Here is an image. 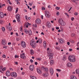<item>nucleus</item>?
<instances>
[{"mask_svg":"<svg viewBox=\"0 0 79 79\" xmlns=\"http://www.w3.org/2000/svg\"><path fill=\"white\" fill-rule=\"evenodd\" d=\"M69 60L70 62H76V57L75 56H69Z\"/></svg>","mask_w":79,"mask_h":79,"instance_id":"f257e3e1","label":"nucleus"},{"mask_svg":"<svg viewBox=\"0 0 79 79\" xmlns=\"http://www.w3.org/2000/svg\"><path fill=\"white\" fill-rule=\"evenodd\" d=\"M36 44V43H35V42L34 41V40H32L30 42V44L31 46H32V47L34 48L35 47V44Z\"/></svg>","mask_w":79,"mask_h":79,"instance_id":"f03ea898","label":"nucleus"},{"mask_svg":"<svg viewBox=\"0 0 79 79\" xmlns=\"http://www.w3.org/2000/svg\"><path fill=\"white\" fill-rule=\"evenodd\" d=\"M45 15L47 18L50 17V14L48 11H45Z\"/></svg>","mask_w":79,"mask_h":79,"instance_id":"7ed1b4c3","label":"nucleus"},{"mask_svg":"<svg viewBox=\"0 0 79 79\" xmlns=\"http://www.w3.org/2000/svg\"><path fill=\"white\" fill-rule=\"evenodd\" d=\"M10 76L13 77H17V73L15 72H13L11 73Z\"/></svg>","mask_w":79,"mask_h":79,"instance_id":"20e7f679","label":"nucleus"},{"mask_svg":"<svg viewBox=\"0 0 79 79\" xmlns=\"http://www.w3.org/2000/svg\"><path fill=\"white\" fill-rule=\"evenodd\" d=\"M6 28L7 29H9L10 31H11V30H12V27H11V24L10 23H9V25L6 26Z\"/></svg>","mask_w":79,"mask_h":79,"instance_id":"39448f33","label":"nucleus"},{"mask_svg":"<svg viewBox=\"0 0 79 79\" xmlns=\"http://www.w3.org/2000/svg\"><path fill=\"white\" fill-rule=\"evenodd\" d=\"M35 23L36 24H40L41 23V20L40 19H37L35 20Z\"/></svg>","mask_w":79,"mask_h":79,"instance_id":"423d86ee","label":"nucleus"},{"mask_svg":"<svg viewBox=\"0 0 79 79\" xmlns=\"http://www.w3.org/2000/svg\"><path fill=\"white\" fill-rule=\"evenodd\" d=\"M65 42V41H64V39L62 38L60 39L59 40V44H64Z\"/></svg>","mask_w":79,"mask_h":79,"instance_id":"0eeeda50","label":"nucleus"},{"mask_svg":"<svg viewBox=\"0 0 79 79\" xmlns=\"http://www.w3.org/2000/svg\"><path fill=\"white\" fill-rule=\"evenodd\" d=\"M21 46L23 48H24V47H26V43H25V42L23 41H22L21 42Z\"/></svg>","mask_w":79,"mask_h":79,"instance_id":"6e6552de","label":"nucleus"},{"mask_svg":"<svg viewBox=\"0 0 79 79\" xmlns=\"http://www.w3.org/2000/svg\"><path fill=\"white\" fill-rule=\"evenodd\" d=\"M49 72L51 75L53 76V73H54V72L53 71V68H50L49 69Z\"/></svg>","mask_w":79,"mask_h":79,"instance_id":"1a4fd4ad","label":"nucleus"},{"mask_svg":"<svg viewBox=\"0 0 79 79\" xmlns=\"http://www.w3.org/2000/svg\"><path fill=\"white\" fill-rule=\"evenodd\" d=\"M58 22L59 24H62V25H63L62 23H63V19H59Z\"/></svg>","mask_w":79,"mask_h":79,"instance_id":"9d476101","label":"nucleus"},{"mask_svg":"<svg viewBox=\"0 0 79 79\" xmlns=\"http://www.w3.org/2000/svg\"><path fill=\"white\" fill-rule=\"evenodd\" d=\"M58 22L59 24H62V25H63L62 23H63V19H59Z\"/></svg>","mask_w":79,"mask_h":79,"instance_id":"9b49d317","label":"nucleus"},{"mask_svg":"<svg viewBox=\"0 0 79 79\" xmlns=\"http://www.w3.org/2000/svg\"><path fill=\"white\" fill-rule=\"evenodd\" d=\"M47 26L48 27H51V24L49 22H48L47 23Z\"/></svg>","mask_w":79,"mask_h":79,"instance_id":"f8f14e48","label":"nucleus"},{"mask_svg":"<svg viewBox=\"0 0 79 79\" xmlns=\"http://www.w3.org/2000/svg\"><path fill=\"white\" fill-rule=\"evenodd\" d=\"M6 44V41L5 40H2V44L3 45H5Z\"/></svg>","mask_w":79,"mask_h":79,"instance_id":"ddd939ff","label":"nucleus"},{"mask_svg":"<svg viewBox=\"0 0 79 79\" xmlns=\"http://www.w3.org/2000/svg\"><path fill=\"white\" fill-rule=\"evenodd\" d=\"M7 10L9 11H11L12 10V7L11 6H8L7 7Z\"/></svg>","mask_w":79,"mask_h":79,"instance_id":"4468645a","label":"nucleus"},{"mask_svg":"<svg viewBox=\"0 0 79 79\" xmlns=\"http://www.w3.org/2000/svg\"><path fill=\"white\" fill-rule=\"evenodd\" d=\"M29 69L30 70H31V71H32L34 69V65H30V67H29Z\"/></svg>","mask_w":79,"mask_h":79,"instance_id":"2eb2a0df","label":"nucleus"},{"mask_svg":"<svg viewBox=\"0 0 79 79\" xmlns=\"http://www.w3.org/2000/svg\"><path fill=\"white\" fill-rule=\"evenodd\" d=\"M43 76L44 77H48V73H43Z\"/></svg>","mask_w":79,"mask_h":79,"instance_id":"dca6fc26","label":"nucleus"},{"mask_svg":"<svg viewBox=\"0 0 79 79\" xmlns=\"http://www.w3.org/2000/svg\"><path fill=\"white\" fill-rule=\"evenodd\" d=\"M6 76L8 77L10 76V72L9 71V70H8L6 73Z\"/></svg>","mask_w":79,"mask_h":79,"instance_id":"f3484780","label":"nucleus"},{"mask_svg":"<svg viewBox=\"0 0 79 79\" xmlns=\"http://www.w3.org/2000/svg\"><path fill=\"white\" fill-rule=\"evenodd\" d=\"M20 57L23 58V59H25V58H26V56H24L22 55V54H21L20 55Z\"/></svg>","mask_w":79,"mask_h":79,"instance_id":"a211bd4d","label":"nucleus"},{"mask_svg":"<svg viewBox=\"0 0 79 79\" xmlns=\"http://www.w3.org/2000/svg\"><path fill=\"white\" fill-rule=\"evenodd\" d=\"M47 44V42L46 41H44L43 42V46L45 48L46 47Z\"/></svg>","mask_w":79,"mask_h":79,"instance_id":"6ab92c4d","label":"nucleus"},{"mask_svg":"<svg viewBox=\"0 0 79 79\" xmlns=\"http://www.w3.org/2000/svg\"><path fill=\"white\" fill-rule=\"evenodd\" d=\"M37 72L39 74H42V72L41 71V70L40 69H37Z\"/></svg>","mask_w":79,"mask_h":79,"instance_id":"aec40b11","label":"nucleus"},{"mask_svg":"<svg viewBox=\"0 0 79 79\" xmlns=\"http://www.w3.org/2000/svg\"><path fill=\"white\" fill-rule=\"evenodd\" d=\"M15 18H16V19H17L18 18H20L21 16H20V15L19 14H17L15 15Z\"/></svg>","mask_w":79,"mask_h":79,"instance_id":"412c9836","label":"nucleus"},{"mask_svg":"<svg viewBox=\"0 0 79 79\" xmlns=\"http://www.w3.org/2000/svg\"><path fill=\"white\" fill-rule=\"evenodd\" d=\"M67 65L68 66V67H72V64L71 63H69L67 64Z\"/></svg>","mask_w":79,"mask_h":79,"instance_id":"4be33fe9","label":"nucleus"},{"mask_svg":"<svg viewBox=\"0 0 79 79\" xmlns=\"http://www.w3.org/2000/svg\"><path fill=\"white\" fill-rule=\"evenodd\" d=\"M50 63L51 64V65H52V64H54V60H51L50 61Z\"/></svg>","mask_w":79,"mask_h":79,"instance_id":"5701e85b","label":"nucleus"},{"mask_svg":"<svg viewBox=\"0 0 79 79\" xmlns=\"http://www.w3.org/2000/svg\"><path fill=\"white\" fill-rule=\"evenodd\" d=\"M71 79H77V78L76 77H75V76L74 75H72L71 76Z\"/></svg>","mask_w":79,"mask_h":79,"instance_id":"b1692460","label":"nucleus"},{"mask_svg":"<svg viewBox=\"0 0 79 79\" xmlns=\"http://www.w3.org/2000/svg\"><path fill=\"white\" fill-rule=\"evenodd\" d=\"M53 55V53L52 52L49 53L48 54V56H52Z\"/></svg>","mask_w":79,"mask_h":79,"instance_id":"393cba45","label":"nucleus"},{"mask_svg":"<svg viewBox=\"0 0 79 79\" xmlns=\"http://www.w3.org/2000/svg\"><path fill=\"white\" fill-rule=\"evenodd\" d=\"M30 77L31 78V79H37V78H36V77L34 76H31Z\"/></svg>","mask_w":79,"mask_h":79,"instance_id":"a878e982","label":"nucleus"},{"mask_svg":"<svg viewBox=\"0 0 79 79\" xmlns=\"http://www.w3.org/2000/svg\"><path fill=\"white\" fill-rule=\"evenodd\" d=\"M5 21H4L1 20H0V24H4Z\"/></svg>","mask_w":79,"mask_h":79,"instance_id":"bb28decb","label":"nucleus"},{"mask_svg":"<svg viewBox=\"0 0 79 79\" xmlns=\"http://www.w3.org/2000/svg\"><path fill=\"white\" fill-rule=\"evenodd\" d=\"M28 33L29 34V35H32V31H31V30H29Z\"/></svg>","mask_w":79,"mask_h":79,"instance_id":"cd10ccee","label":"nucleus"},{"mask_svg":"<svg viewBox=\"0 0 79 79\" xmlns=\"http://www.w3.org/2000/svg\"><path fill=\"white\" fill-rule=\"evenodd\" d=\"M76 72L77 74H79V69H77L76 71Z\"/></svg>","mask_w":79,"mask_h":79,"instance_id":"c85d7f7f","label":"nucleus"},{"mask_svg":"<svg viewBox=\"0 0 79 79\" xmlns=\"http://www.w3.org/2000/svg\"><path fill=\"white\" fill-rule=\"evenodd\" d=\"M38 40H39V43L40 44H42V40L41 39H38Z\"/></svg>","mask_w":79,"mask_h":79,"instance_id":"c756f323","label":"nucleus"},{"mask_svg":"<svg viewBox=\"0 0 79 79\" xmlns=\"http://www.w3.org/2000/svg\"><path fill=\"white\" fill-rule=\"evenodd\" d=\"M2 69H3L2 66H1V67H0V71L1 73H3V72H2V71H1V70H2Z\"/></svg>","mask_w":79,"mask_h":79,"instance_id":"7c9ffc66","label":"nucleus"},{"mask_svg":"<svg viewBox=\"0 0 79 79\" xmlns=\"http://www.w3.org/2000/svg\"><path fill=\"white\" fill-rule=\"evenodd\" d=\"M3 6H5V4H3L2 5L1 4H0V8H2V7H3Z\"/></svg>","mask_w":79,"mask_h":79,"instance_id":"2f4dec72","label":"nucleus"},{"mask_svg":"<svg viewBox=\"0 0 79 79\" xmlns=\"http://www.w3.org/2000/svg\"><path fill=\"white\" fill-rule=\"evenodd\" d=\"M62 24H60L61 26H64L65 25V24H66V23H65V22H63V23H62Z\"/></svg>","mask_w":79,"mask_h":79,"instance_id":"473e14b6","label":"nucleus"},{"mask_svg":"<svg viewBox=\"0 0 79 79\" xmlns=\"http://www.w3.org/2000/svg\"><path fill=\"white\" fill-rule=\"evenodd\" d=\"M56 50H60V47H56Z\"/></svg>","mask_w":79,"mask_h":79,"instance_id":"72a5a7b5","label":"nucleus"},{"mask_svg":"<svg viewBox=\"0 0 79 79\" xmlns=\"http://www.w3.org/2000/svg\"><path fill=\"white\" fill-rule=\"evenodd\" d=\"M24 31H25V32H26V34H28V32H29V31H27V30L26 29H25L24 30Z\"/></svg>","mask_w":79,"mask_h":79,"instance_id":"f704fd0d","label":"nucleus"},{"mask_svg":"<svg viewBox=\"0 0 79 79\" xmlns=\"http://www.w3.org/2000/svg\"><path fill=\"white\" fill-rule=\"evenodd\" d=\"M3 17H4V15H3V14H2V15H0V18H3Z\"/></svg>","mask_w":79,"mask_h":79,"instance_id":"c9c22d12","label":"nucleus"},{"mask_svg":"<svg viewBox=\"0 0 79 79\" xmlns=\"http://www.w3.org/2000/svg\"><path fill=\"white\" fill-rule=\"evenodd\" d=\"M63 60H64V61H65V60H66V56H63Z\"/></svg>","mask_w":79,"mask_h":79,"instance_id":"e433bc0d","label":"nucleus"},{"mask_svg":"<svg viewBox=\"0 0 79 79\" xmlns=\"http://www.w3.org/2000/svg\"><path fill=\"white\" fill-rule=\"evenodd\" d=\"M2 30L3 31H5V29L4 27H2Z\"/></svg>","mask_w":79,"mask_h":79,"instance_id":"4c0bfd02","label":"nucleus"},{"mask_svg":"<svg viewBox=\"0 0 79 79\" xmlns=\"http://www.w3.org/2000/svg\"><path fill=\"white\" fill-rule=\"evenodd\" d=\"M20 18H19L17 19V21H18V22H19L20 21V20H21V19H20Z\"/></svg>","mask_w":79,"mask_h":79,"instance_id":"58836bf2","label":"nucleus"},{"mask_svg":"<svg viewBox=\"0 0 79 79\" xmlns=\"http://www.w3.org/2000/svg\"><path fill=\"white\" fill-rule=\"evenodd\" d=\"M18 8H16V10L15 11V13H18Z\"/></svg>","mask_w":79,"mask_h":79,"instance_id":"ea45409f","label":"nucleus"},{"mask_svg":"<svg viewBox=\"0 0 79 79\" xmlns=\"http://www.w3.org/2000/svg\"><path fill=\"white\" fill-rule=\"evenodd\" d=\"M5 69H6V68L4 67L3 69H2L1 71H5Z\"/></svg>","mask_w":79,"mask_h":79,"instance_id":"a19ab883","label":"nucleus"},{"mask_svg":"<svg viewBox=\"0 0 79 79\" xmlns=\"http://www.w3.org/2000/svg\"><path fill=\"white\" fill-rule=\"evenodd\" d=\"M44 69L46 71H48V68H44Z\"/></svg>","mask_w":79,"mask_h":79,"instance_id":"79ce46f5","label":"nucleus"},{"mask_svg":"<svg viewBox=\"0 0 79 79\" xmlns=\"http://www.w3.org/2000/svg\"><path fill=\"white\" fill-rule=\"evenodd\" d=\"M30 53L31 55H33V54H34V52L32 51H31L30 52Z\"/></svg>","mask_w":79,"mask_h":79,"instance_id":"37998d69","label":"nucleus"},{"mask_svg":"<svg viewBox=\"0 0 79 79\" xmlns=\"http://www.w3.org/2000/svg\"><path fill=\"white\" fill-rule=\"evenodd\" d=\"M36 60H39V61H40V60H41V59L40 58H36Z\"/></svg>","mask_w":79,"mask_h":79,"instance_id":"c03bdc74","label":"nucleus"},{"mask_svg":"<svg viewBox=\"0 0 79 79\" xmlns=\"http://www.w3.org/2000/svg\"><path fill=\"white\" fill-rule=\"evenodd\" d=\"M56 70H57V71L58 72H61V70L60 69H56Z\"/></svg>","mask_w":79,"mask_h":79,"instance_id":"a18cd8bd","label":"nucleus"},{"mask_svg":"<svg viewBox=\"0 0 79 79\" xmlns=\"http://www.w3.org/2000/svg\"><path fill=\"white\" fill-rule=\"evenodd\" d=\"M2 57L3 58H5L6 57V55L4 54L3 55H2Z\"/></svg>","mask_w":79,"mask_h":79,"instance_id":"49530a36","label":"nucleus"},{"mask_svg":"<svg viewBox=\"0 0 79 79\" xmlns=\"http://www.w3.org/2000/svg\"><path fill=\"white\" fill-rule=\"evenodd\" d=\"M42 10H45V8L44 7H42Z\"/></svg>","mask_w":79,"mask_h":79,"instance_id":"de8ad7c7","label":"nucleus"},{"mask_svg":"<svg viewBox=\"0 0 79 79\" xmlns=\"http://www.w3.org/2000/svg\"><path fill=\"white\" fill-rule=\"evenodd\" d=\"M27 18H28L27 16V15L25 16V18L27 20H28V19H27Z\"/></svg>","mask_w":79,"mask_h":79,"instance_id":"09e8293b","label":"nucleus"},{"mask_svg":"<svg viewBox=\"0 0 79 79\" xmlns=\"http://www.w3.org/2000/svg\"><path fill=\"white\" fill-rule=\"evenodd\" d=\"M49 59H52L53 58V57L52 56H49Z\"/></svg>","mask_w":79,"mask_h":79,"instance_id":"8fccbe9b","label":"nucleus"},{"mask_svg":"<svg viewBox=\"0 0 79 79\" xmlns=\"http://www.w3.org/2000/svg\"><path fill=\"white\" fill-rule=\"evenodd\" d=\"M56 10H60V7H56Z\"/></svg>","mask_w":79,"mask_h":79,"instance_id":"3c124183","label":"nucleus"},{"mask_svg":"<svg viewBox=\"0 0 79 79\" xmlns=\"http://www.w3.org/2000/svg\"><path fill=\"white\" fill-rule=\"evenodd\" d=\"M17 4H18V5L20 4V3H19V1H17Z\"/></svg>","mask_w":79,"mask_h":79,"instance_id":"603ef678","label":"nucleus"},{"mask_svg":"<svg viewBox=\"0 0 79 79\" xmlns=\"http://www.w3.org/2000/svg\"><path fill=\"white\" fill-rule=\"evenodd\" d=\"M3 48H6V49L7 48V46H3Z\"/></svg>","mask_w":79,"mask_h":79,"instance_id":"864d4df0","label":"nucleus"},{"mask_svg":"<svg viewBox=\"0 0 79 79\" xmlns=\"http://www.w3.org/2000/svg\"><path fill=\"white\" fill-rule=\"evenodd\" d=\"M3 14V12H0V16L1 15H2Z\"/></svg>","mask_w":79,"mask_h":79,"instance_id":"5fc2aeb1","label":"nucleus"},{"mask_svg":"<svg viewBox=\"0 0 79 79\" xmlns=\"http://www.w3.org/2000/svg\"><path fill=\"white\" fill-rule=\"evenodd\" d=\"M65 15H66L68 17H69V15H68V14L67 13H65Z\"/></svg>","mask_w":79,"mask_h":79,"instance_id":"6e6d98bb","label":"nucleus"},{"mask_svg":"<svg viewBox=\"0 0 79 79\" xmlns=\"http://www.w3.org/2000/svg\"><path fill=\"white\" fill-rule=\"evenodd\" d=\"M30 62H31V63H33L34 61H33L31 59L30 60Z\"/></svg>","mask_w":79,"mask_h":79,"instance_id":"4d7b16f0","label":"nucleus"},{"mask_svg":"<svg viewBox=\"0 0 79 79\" xmlns=\"http://www.w3.org/2000/svg\"><path fill=\"white\" fill-rule=\"evenodd\" d=\"M59 15V12H57L56 13V15L57 16H58Z\"/></svg>","mask_w":79,"mask_h":79,"instance_id":"13d9d810","label":"nucleus"},{"mask_svg":"<svg viewBox=\"0 0 79 79\" xmlns=\"http://www.w3.org/2000/svg\"><path fill=\"white\" fill-rule=\"evenodd\" d=\"M35 27H37V25L36 24H35L34 25Z\"/></svg>","mask_w":79,"mask_h":79,"instance_id":"bf43d9fd","label":"nucleus"},{"mask_svg":"<svg viewBox=\"0 0 79 79\" xmlns=\"http://www.w3.org/2000/svg\"><path fill=\"white\" fill-rule=\"evenodd\" d=\"M74 15H76V16H77V15L78 14H77V12H75L74 13Z\"/></svg>","mask_w":79,"mask_h":79,"instance_id":"052dcab7","label":"nucleus"},{"mask_svg":"<svg viewBox=\"0 0 79 79\" xmlns=\"http://www.w3.org/2000/svg\"><path fill=\"white\" fill-rule=\"evenodd\" d=\"M35 65H37V64H38V63H37V62H35Z\"/></svg>","mask_w":79,"mask_h":79,"instance_id":"680f3d73","label":"nucleus"},{"mask_svg":"<svg viewBox=\"0 0 79 79\" xmlns=\"http://www.w3.org/2000/svg\"><path fill=\"white\" fill-rule=\"evenodd\" d=\"M67 44L68 45H69V44H70V43L69 42H67Z\"/></svg>","mask_w":79,"mask_h":79,"instance_id":"e2e57ef3","label":"nucleus"},{"mask_svg":"<svg viewBox=\"0 0 79 79\" xmlns=\"http://www.w3.org/2000/svg\"><path fill=\"white\" fill-rule=\"evenodd\" d=\"M15 58H18V56H17V55H15Z\"/></svg>","mask_w":79,"mask_h":79,"instance_id":"0e129e2a","label":"nucleus"},{"mask_svg":"<svg viewBox=\"0 0 79 79\" xmlns=\"http://www.w3.org/2000/svg\"><path fill=\"white\" fill-rule=\"evenodd\" d=\"M16 40L17 41H19V39L18 38H17L16 39Z\"/></svg>","mask_w":79,"mask_h":79,"instance_id":"69168bd1","label":"nucleus"},{"mask_svg":"<svg viewBox=\"0 0 79 79\" xmlns=\"http://www.w3.org/2000/svg\"><path fill=\"white\" fill-rule=\"evenodd\" d=\"M11 42H9L8 43V45H11Z\"/></svg>","mask_w":79,"mask_h":79,"instance_id":"338daca9","label":"nucleus"},{"mask_svg":"<svg viewBox=\"0 0 79 79\" xmlns=\"http://www.w3.org/2000/svg\"><path fill=\"white\" fill-rule=\"evenodd\" d=\"M75 0H72V1L74 3H75Z\"/></svg>","mask_w":79,"mask_h":79,"instance_id":"774afa93","label":"nucleus"}]
</instances>
